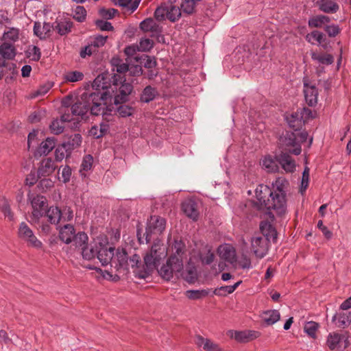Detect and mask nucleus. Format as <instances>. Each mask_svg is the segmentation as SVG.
<instances>
[{"instance_id": "e433bc0d", "label": "nucleus", "mask_w": 351, "mask_h": 351, "mask_svg": "<svg viewBox=\"0 0 351 351\" xmlns=\"http://www.w3.org/2000/svg\"><path fill=\"white\" fill-rule=\"evenodd\" d=\"M20 30L16 27H10L7 31H5L3 34V38L5 41L10 43H15L19 38Z\"/></svg>"}, {"instance_id": "a19ab883", "label": "nucleus", "mask_w": 351, "mask_h": 351, "mask_svg": "<svg viewBox=\"0 0 351 351\" xmlns=\"http://www.w3.org/2000/svg\"><path fill=\"white\" fill-rule=\"evenodd\" d=\"M157 93L156 90L150 86H146L141 96V100L143 102L148 103L152 101Z\"/></svg>"}, {"instance_id": "6ab92c4d", "label": "nucleus", "mask_w": 351, "mask_h": 351, "mask_svg": "<svg viewBox=\"0 0 351 351\" xmlns=\"http://www.w3.org/2000/svg\"><path fill=\"white\" fill-rule=\"evenodd\" d=\"M182 208L184 214L193 221L197 219L199 217V210L197 203L191 199L185 200L182 204Z\"/></svg>"}, {"instance_id": "a878e982", "label": "nucleus", "mask_w": 351, "mask_h": 351, "mask_svg": "<svg viewBox=\"0 0 351 351\" xmlns=\"http://www.w3.org/2000/svg\"><path fill=\"white\" fill-rule=\"evenodd\" d=\"M330 22V18L326 15H315L308 21V27L311 28H322Z\"/></svg>"}, {"instance_id": "20e7f679", "label": "nucleus", "mask_w": 351, "mask_h": 351, "mask_svg": "<svg viewBox=\"0 0 351 351\" xmlns=\"http://www.w3.org/2000/svg\"><path fill=\"white\" fill-rule=\"evenodd\" d=\"M168 249L160 240L156 239L144 256L145 269L150 273L157 269L161 261L167 256Z\"/></svg>"}, {"instance_id": "37998d69", "label": "nucleus", "mask_w": 351, "mask_h": 351, "mask_svg": "<svg viewBox=\"0 0 351 351\" xmlns=\"http://www.w3.org/2000/svg\"><path fill=\"white\" fill-rule=\"evenodd\" d=\"M341 339V337L339 334L336 332L330 333L326 341L327 346L330 350H335L339 345Z\"/></svg>"}, {"instance_id": "49530a36", "label": "nucleus", "mask_w": 351, "mask_h": 351, "mask_svg": "<svg viewBox=\"0 0 351 351\" xmlns=\"http://www.w3.org/2000/svg\"><path fill=\"white\" fill-rule=\"evenodd\" d=\"M319 324L315 322H308L304 324V330L311 337L315 338L316 337V331L318 328Z\"/></svg>"}, {"instance_id": "393cba45", "label": "nucleus", "mask_w": 351, "mask_h": 351, "mask_svg": "<svg viewBox=\"0 0 351 351\" xmlns=\"http://www.w3.org/2000/svg\"><path fill=\"white\" fill-rule=\"evenodd\" d=\"M51 25L50 23H44L43 25L40 22H35L34 25V34L40 39H45L49 36Z\"/></svg>"}, {"instance_id": "1a4fd4ad", "label": "nucleus", "mask_w": 351, "mask_h": 351, "mask_svg": "<svg viewBox=\"0 0 351 351\" xmlns=\"http://www.w3.org/2000/svg\"><path fill=\"white\" fill-rule=\"evenodd\" d=\"M279 145L282 149L294 155L301 153V145L298 141L295 132L286 131L279 138Z\"/></svg>"}, {"instance_id": "39448f33", "label": "nucleus", "mask_w": 351, "mask_h": 351, "mask_svg": "<svg viewBox=\"0 0 351 351\" xmlns=\"http://www.w3.org/2000/svg\"><path fill=\"white\" fill-rule=\"evenodd\" d=\"M255 204L259 210H274L277 215V205L271 189L267 185L259 184L255 190Z\"/></svg>"}, {"instance_id": "f8f14e48", "label": "nucleus", "mask_w": 351, "mask_h": 351, "mask_svg": "<svg viewBox=\"0 0 351 351\" xmlns=\"http://www.w3.org/2000/svg\"><path fill=\"white\" fill-rule=\"evenodd\" d=\"M115 248L109 245L106 240H100L97 257L103 266L112 265Z\"/></svg>"}, {"instance_id": "b1692460", "label": "nucleus", "mask_w": 351, "mask_h": 351, "mask_svg": "<svg viewBox=\"0 0 351 351\" xmlns=\"http://www.w3.org/2000/svg\"><path fill=\"white\" fill-rule=\"evenodd\" d=\"M317 5L320 11L327 14H334L339 10V5L333 0H319Z\"/></svg>"}, {"instance_id": "13d9d810", "label": "nucleus", "mask_w": 351, "mask_h": 351, "mask_svg": "<svg viewBox=\"0 0 351 351\" xmlns=\"http://www.w3.org/2000/svg\"><path fill=\"white\" fill-rule=\"evenodd\" d=\"M29 57L34 61H38L41 56L40 49L36 46L29 49Z\"/></svg>"}, {"instance_id": "2f4dec72", "label": "nucleus", "mask_w": 351, "mask_h": 351, "mask_svg": "<svg viewBox=\"0 0 351 351\" xmlns=\"http://www.w3.org/2000/svg\"><path fill=\"white\" fill-rule=\"evenodd\" d=\"M45 214L51 224H57L61 220L62 211L56 206L49 207Z\"/></svg>"}, {"instance_id": "7ed1b4c3", "label": "nucleus", "mask_w": 351, "mask_h": 351, "mask_svg": "<svg viewBox=\"0 0 351 351\" xmlns=\"http://www.w3.org/2000/svg\"><path fill=\"white\" fill-rule=\"evenodd\" d=\"M185 252V244L181 241H175L171 247V253L166 263L158 269V273L162 278L170 280L173 275L176 276L182 275Z\"/></svg>"}, {"instance_id": "6e6d98bb", "label": "nucleus", "mask_w": 351, "mask_h": 351, "mask_svg": "<svg viewBox=\"0 0 351 351\" xmlns=\"http://www.w3.org/2000/svg\"><path fill=\"white\" fill-rule=\"evenodd\" d=\"M84 75L80 71H73L69 73L66 75V80L69 82H75L81 81L83 79Z\"/></svg>"}, {"instance_id": "f704fd0d", "label": "nucleus", "mask_w": 351, "mask_h": 351, "mask_svg": "<svg viewBox=\"0 0 351 351\" xmlns=\"http://www.w3.org/2000/svg\"><path fill=\"white\" fill-rule=\"evenodd\" d=\"M241 282H242L240 280L233 285L221 286L215 289L213 291V293L219 296H226L228 294L233 293Z\"/></svg>"}, {"instance_id": "5fc2aeb1", "label": "nucleus", "mask_w": 351, "mask_h": 351, "mask_svg": "<svg viewBox=\"0 0 351 351\" xmlns=\"http://www.w3.org/2000/svg\"><path fill=\"white\" fill-rule=\"evenodd\" d=\"M324 30L330 37H335L340 32V28L339 25L335 24H326V25L324 27Z\"/></svg>"}, {"instance_id": "69168bd1", "label": "nucleus", "mask_w": 351, "mask_h": 351, "mask_svg": "<svg viewBox=\"0 0 351 351\" xmlns=\"http://www.w3.org/2000/svg\"><path fill=\"white\" fill-rule=\"evenodd\" d=\"M96 25L98 28L102 31H111L113 29V26L110 22L105 21H97Z\"/></svg>"}, {"instance_id": "2eb2a0df", "label": "nucleus", "mask_w": 351, "mask_h": 351, "mask_svg": "<svg viewBox=\"0 0 351 351\" xmlns=\"http://www.w3.org/2000/svg\"><path fill=\"white\" fill-rule=\"evenodd\" d=\"M228 336L240 343H245L260 337L261 334L255 330L238 331L230 330L228 331Z\"/></svg>"}, {"instance_id": "338daca9", "label": "nucleus", "mask_w": 351, "mask_h": 351, "mask_svg": "<svg viewBox=\"0 0 351 351\" xmlns=\"http://www.w3.org/2000/svg\"><path fill=\"white\" fill-rule=\"evenodd\" d=\"M317 227L322 232L323 234L326 239H330L332 237V232L329 230L326 226H324L323 221L322 220H319L317 222Z\"/></svg>"}, {"instance_id": "72a5a7b5", "label": "nucleus", "mask_w": 351, "mask_h": 351, "mask_svg": "<svg viewBox=\"0 0 351 351\" xmlns=\"http://www.w3.org/2000/svg\"><path fill=\"white\" fill-rule=\"evenodd\" d=\"M0 210L9 221H12L14 220V213L10 208V203L5 197L0 198Z\"/></svg>"}, {"instance_id": "4be33fe9", "label": "nucleus", "mask_w": 351, "mask_h": 351, "mask_svg": "<svg viewBox=\"0 0 351 351\" xmlns=\"http://www.w3.org/2000/svg\"><path fill=\"white\" fill-rule=\"evenodd\" d=\"M304 93L306 101L309 106H314L317 102L318 91L314 85L304 82Z\"/></svg>"}, {"instance_id": "58836bf2", "label": "nucleus", "mask_w": 351, "mask_h": 351, "mask_svg": "<svg viewBox=\"0 0 351 351\" xmlns=\"http://www.w3.org/2000/svg\"><path fill=\"white\" fill-rule=\"evenodd\" d=\"M311 58L313 60L322 64L330 65L334 62L333 56L330 54H319L313 52L311 53Z\"/></svg>"}, {"instance_id": "c756f323", "label": "nucleus", "mask_w": 351, "mask_h": 351, "mask_svg": "<svg viewBox=\"0 0 351 351\" xmlns=\"http://www.w3.org/2000/svg\"><path fill=\"white\" fill-rule=\"evenodd\" d=\"M261 163L263 167L268 172H276L279 169L278 157L275 159L271 156H266Z\"/></svg>"}, {"instance_id": "5701e85b", "label": "nucleus", "mask_w": 351, "mask_h": 351, "mask_svg": "<svg viewBox=\"0 0 351 351\" xmlns=\"http://www.w3.org/2000/svg\"><path fill=\"white\" fill-rule=\"evenodd\" d=\"M278 162L286 172L292 173L295 171V161L288 154H280L278 156Z\"/></svg>"}, {"instance_id": "9d476101", "label": "nucleus", "mask_w": 351, "mask_h": 351, "mask_svg": "<svg viewBox=\"0 0 351 351\" xmlns=\"http://www.w3.org/2000/svg\"><path fill=\"white\" fill-rule=\"evenodd\" d=\"M269 240L260 234H255L250 239V250L258 258H263L268 252Z\"/></svg>"}, {"instance_id": "4468645a", "label": "nucleus", "mask_w": 351, "mask_h": 351, "mask_svg": "<svg viewBox=\"0 0 351 351\" xmlns=\"http://www.w3.org/2000/svg\"><path fill=\"white\" fill-rule=\"evenodd\" d=\"M100 240V239L97 238L89 244L88 243V241H85L84 244L81 245H76L75 247L78 250L84 259L90 261L97 256V250L98 247H99Z\"/></svg>"}, {"instance_id": "6e6552de", "label": "nucleus", "mask_w": 351, "mask_h": 351, "mask_svg": "<svg viewBox=\"0 0 351 351\" xmlns=\"http://www.w3.org/2000/svg\"><path fill=\"white\" fill-rule=\"evenodd\" d=\"M166 226V221L164 218L154 215L151 216L147 221L145 230V241L149 243L155 237L161 234Z\"/></svg>"}, {"instance_id": "0eeeda50", "label": "nucleus", "mask_w": 351, "mask_h": 351, "mask_svg": "<svg viewBox=\"0 0 351 351\" xmlns=\"http://www.w3.org/2000/svg\"><path fill=\"white\" fill-rule=\"evenodd\" d=\"M60 239L66 244L72 243L75 247L81 245L88 241V235L84 232H75L72 225L64 226L59 232Z\"/></svg>"}, {"instance_id": "bf43d9fd", "label": "nucleus", "mask_w": 351, "mask_h": 351, "mask_svg": "<svg viewBox=\"0 0 351 351\" xmlns=\"http://www.w3.org/2000/svg\"><path fill=\"white\" fill-rule=\"evenodd\" d=\"M167 7L160 6L158 7L155 12H154V16L156 20L158 21H162L165 19V16H167Z\"/></svg>"}, {"instance_id": "680f3d73", "label": "nucleus", "mask_w": 351, "mask_h": 351, "mask_svg": "<svg viewBox=\"0 0 351 351\" xmlns=\"http://www.w3.org/2000/svg\"><path fill=\"white\" fill-rule=\"evenodd\" d=\"M53 186V181L49 178H44L40 181L38 186L42 189L43 191H45L51 189Z\"/></svg>"}, {"instance_id": "8fccbe9b", "label": "nucleus", "mask_w": 351, "mask_h": 351, "mask_svg": "<svg viewBox=\"0 0 351 351\" xmlns=\"http://www.w3.org/2000/svg\"><path fill=\"white\" fill-rule=\"evenodd\" d=\"M199 1L200 0H183L181 4V8L183 12L191 14L193 12L196 2Z\"/></svg>"}, {"instance_id": "ddd939ff", "label": "nucleus", "mask_w": 351, "mask_h": 351, "mask_svg": "<svg viewBox=\"0 0 351 351\" xmlns=\"http://www.w3.org/2000/svg\"><path fill=\"white\" fill-rule=\"evenodd\" d=\"M32 208V217L34 220H39L45 213L47 202L45 197L36 195L32 198L29 197Z\"/></svg>"}, {"instance_id": "f257e3e1", "label": "nucleus", "mask_w": 351, "mask_h": 351, "mask_svg": "<svg viewBox=\"0 0 351 351\" xmlns=\"http://www.w3.org/2000/svg\"><path fill=\"white\" fill-rule=\"evenodd\" d=\"M104 80V77L101 75L94 80L92 86L97 91L91 93H83L80 99L71 106L73 114L82 117L88 111L93 115L103 114L104 106H107L108 103H112L110 101L109 93L104 92L106 86L102 82ZM106 108H108V106Z\"/></svg>"}, {"instance_id": "412c9836", "label": "nucleus", "mask_w": 351, "mask_h": 351, "mask_svg": "<svg viewBox=\"0 0 351 351\" xmlns=\"http://www.w3.org/2000/svg\"><path fill=\"white\" fill-rule=\"evenodd\" d=\"M140 28L145 32H151L152 36H158L162 32V27L151 18L146 19L140 24Z\"/></svg>"}, {"instance_id": "774afa93", "label": "nucleus", "mask_w": 351, "mask_h": 351, "mask_svg": "<svg viewBox=\"0 0 351 351\" xmlns=\"http://www.w3.org/2000/svg\"><path fill=\"white\" fill-rule=\"evenodd\" d=\"M117 12V11L114 8H110L108 10L102 9L100 10V14H101V16L107 19H112L115 16Z\"/></svg>"}, {"instance_id": "f03ea898", "label": "nucleus", "mask_w": 351, "mask_h": 351, "mask_svg": "<svg viewBox=\"0 0 351 351\" xmlns=\"http://www.w3.org/2000/svg\"><path fill=\"white\" fill-rule=\"evenodd\" d=\"M112 64L113 71H116L118 74L113 75L112 84L109 88L106 87L104 89V92L109 93L108 97H110V102L118 105L125 102L128 99V95L132 93L133 86L130 83L126 82L125 79L121 76V74L128 71V64L122 62L117 58H113Z\"/></svg>"}, {"instance_id": "c85d7f7f", "label": "nucleus", "mask_w": 351, "mask_h": 351, "mask_svg": "<svg viewBox=\"0 0 351 351\" xmlns=\"http://www.w3.org/2000/svg\"><path fill=\"white\" fill-rule=\"evenodd\" d=\"M261 317L267 326H270L280 319V314L278 310H268L262 313Z\"/></svg>"}, {"instance_id": "7c9ffc66", "label": "nucleus", "mask_w": 351, "mask_h": 351, "mask_svg": "<svg viewBox=\"0 0 351 351\" xmlns=\"http://www.w3.org/2000/svg\"><path fill=\"white\" fill-rule=\"evenodd\" d=\"M260 230L262 233V236H264L269 239H276L277 232L273 226L267 221H262L260 223Z\"/></svg>"}, {"instance_id": "a211bd4d", "label": "nucleus", "mask_w": 351, "mask_h": 351, "mask_svg": "<svg viewBox=\"0 0 351 351\" xmlns=\"http://www.w3.org/2000/svg\"><path fill=\"white\" fill-rule=\"evenodd\" d=\"M57 168L54 161L50 158H47L41 160L40 165L38 168L37 174L38 177H47L51 175Z\"/></svg>"}, {"instance_id": "0e129e2a", "label": "nucleus", "mask_w": 351, "mask_h": 351, "mask_svg": "<svg viewBox=\"0 0 351 351\" xmlns=\"http://www.w3.org/2000/svg\"><path fill=\"white\" fill-rule=\"evenodd\" d=\"M66 148L64 145L58 147L55 151V159L57 162L62 161L65 157Z\"/></svg>"}, {"instance_id": "aec40b11", "label": "nucleus", "mask_w": 351, "mask_h": 351, "mask_svg": "<svg viewBox=\"0 0 351 351\" xmlns=\"http://www.w3.org/2000/svg\"><path fill=\"white\" fill-rule=\"evenodd\" d=\"M195 343L197 347L202 348L204 351H223L218 343L201 335L195 337Z\"/></svg>"}, {"instance_id": "3c124183", "label": "nucleus", "mask_w": 351, "mask_h": 351, "mask_svg": "<svg viewBox=\"0 0 351 351\" xmlns=\"http://www.w3.org/2000/svg\"><path fill=\"white\" fill-rule=\"evenodd\" d=\"M309 168L308 167H305L304 171L302 173V178L301 181V187L300 192L303 193L306 190L308 186L309 182Z\"/></svg>"}, {"instance_id": "9b49d317", "label": "nucleus", "mask_w": 351, "mask_h": 351, "mask_svg": "<svg viewBox=\"0 0 351 351\" xmlns=\"http://www.w3.org/2000/svg\"><path fill=\"white\" fill-rule=\"evenodd\" d=\"M18 235L28 246L36 249H41L43 247V243L37 239L32 230L26 223L22 222L20 223Z\"/></svg>"}, {"instance_id": "4d7b16f0", "label": "nucleus", "mask_w": 351, "mask_h": 351, "mask_svg": "<svg viewBox=\"0 0 351 351\" xmlns=\"http://www.w3.org/2000/svg\"><path fill=\"white\" fill-rule=\"evenodd\" d=\"M96 52L97 51L88 42V45L80 50V55L81 58H85L86 56H90Z\"/></svg>"}, {"instance_id": "79ce46f5", "label": "nucleus", "mask_w": 351, "mask_h": 351, "mask_svg": "<svg viewBox=\"0 0 351 351\" xmlns=\"http://www.w3.org/2000/svg\"><path fill=\"white\" fill-rule=\"evenodd\" d=\"M108 36L97 35L89 40L90 44L97 51L98 49L103 47L106 43Z\"/></svg>"}, {"instance_id": "bb28decb", "label": "nucleus", "mask_w": 351, "mask_h": 351, "mask_svg": "<svg viewBox=\"0 0 351 351\" xmlns=\"http://www.w3.org/2000/svg\"><path fill=\"white\" fill-rule=\"evenodd\" d=\"M56 146V141L53 138H47L45 141H43L39 147L38 148L36 155V156H46Z\"/></svg>"}, {"instance_id": "ea45409f", "label": "nucleus", "mask_w": 351, "mask_h": 351, "mask_svg": "<svg viewBox=\"0 0 351 351\" xmlns=\"http://www.w3.org/2000/svg\"><path fill=\"white\" fill-rule=\"evenodd\" d=\"M54 29L61 36L65 35L71 32L72 23L69 21H64L56 22Z\"/></svg>"}, {"instance_id": "de8ad7c7", "label": "nucleus", "mask_w": 351, "mask_h": 351, "mask_svg": "<svg viewBox=\"0 0 351 351\" xmlns=\"http://www.w3.org/2000/svg\"><path fill=\"white\" fill-rule=\"evenodd\" d=\"M154 47V42L152 40L145 38H141L138 45L136 47L138 51H148L152 49Z\"/></svg>"}, {"instance_id": "f3484780", "label": "nucleus", "mask_w": 351, "mask_h": 351, "mask_svg": "<svg viewBox=\"0 0 351 351\" xmlns=\"http://www.w3.org/2000/svg\"><path fill=\"white\" fill-rule=\"evenodd\" d=\"M217 253L219 257L229 263L233 264L237 261L236 250L230 244H223L217 248Z\"/></svg>"}, {"instance_id": "cd10ccee", "label": "nucleus", "mask_w": 351, "mask_h": 351, "mask_svg": "<svg viewBox=\"0 0 351 351\" xmlns=\"http://www.w3.org/2000/svg\"><path fill=\"white\" fill-rule=\"evenodd\" d=\"M127 253L123 250L118 249L113 257L112 265H114V267L117 268H123L127 267Z\"/></svg>"}, {"instance_id": "603ef678", "label": "nucleus", "mask_w": 351, "mask_h": 351, "mask_svg": "<svg viewBox=\"0 0 351 351\" xmlns=\"http://www.w3.org/2000/svg\"><path fill=\"white\" fill-rule=\"evenodd\" d=\"M51 132L54 134H59L63 132L64 125L60 120H53L50 124Z\"/></svg>"}, {"instance_id": "e2e57ef3", "label": "nucleus", "mask_w": 351, "mask_h": 351, "mask_svg": "<svg viewBox=\"0 0 351 351\" xmlns=\"http://www.w3.org/2000/svg\"><path fill=\"white\" fill-rule=\"evenodd\" d=\"M215 258V254L210 250H208L207 252L202 255L201 257V261L202 263L206 265L211 264Z\"/></svg>"}, {"instance_id": "dca6fc26", "label": "nucleus", "mask_w": 351, "mask_h": 351, "mask_svg": "<svg viewBox=\"0 0 351 351\" xmlns=\"http://www.w3.org/2000/svg\"><path fill=\"white\" fill-rule=\"evenodd\" d=\"M309 112L310 110L303 108L287 115L286 120L289 127L293 128L295 130L300 129L304 123V114H307Z\"/></svg>"}, {"instance_id": "473e14b6", "label": "nucleus", "mask_w": 351, "mask_h": 351, "mask_svg": "<svg viewBox=\"0 0 351 351\" xmlns=\"http://www.w3.org/2000/svg\"><path fill=\"white\" fill-rule=\"evenodd\" d=\"M0 54L5 59H12L15 56V49L12 45L8 43H3L0 45Z\"/></svg>"}, {"instance_id": "4c0bfd02", "label": "nucleus", "mask_w": 351, "mask_h": 351, "mask_svg": "<svg viewBox=\"0 0 351 351\" xmlns=\"http://www.w3.org/2000/svg\"><path fill=\"white\" fill-rule=\"evenodd\" d=\"M209 293V289L187 290L185 295L189 299L195 300L206 298Z\"/></svg>"}, {"instance_id": "c9c22d12", "label": "nucleus", "mask_w": 351, "mask_h": 351, "mask_svg": "<svg viewBox=\"0 0 351 351\" xmlns=\"http://www.w3.org/2000/svg\"><path fill=\"white\" fill-rule=\"evenodd\" d=\"M332 322L339 328H345L350 323L349 316L345 313H337L332 317Z\"/></svg>"}, {"instance_id": "a18cd8bd", "label": "nucleus", "mask_w": 351, "mask_h": 351, "mask_svg": "<svg viewBox=\"0 0 351 351\" xmlns=\"http://www.w3.org/2000/svg\"><path fill=\"white\" fill-rule=\"evenodd\" d=\"M167 18L172 22L177 21L181 16L180 9L175 5L167 8Z\"/></svg>"}, {"instance_id": "052dcab7", "label": "nucleus", "mask_w": 351, "mask_h": 351, "mask_svg": "<svg viewBox=\"0 0 351 351\" xmlns=\"http://www.w3.org/2000/svg\"><path fill=\"white\" fill-rule=\"evenodd\" d=\"M117 112L120 116L125 117L132 115L133 109L128 106L123 105L117 108Z\"/></svg>"}, {"instance_id": "423d86ee", "label": "nucleus", "mask_w": 351, "mask_h": 351, "mask_svg": "<svg viewBox=\"0 0 351 351\" xmlns=\"http://www.w3.org/2000/svg\"><path fill=\"white\" fill-rule=\"evenodd\" d=\"M288 182L282 178H277L272 184L273 197L277 205V215H282L286 213L287 202L285 188Z\"/></svg>"}, {"instance_id": "864d4df0", "label": "nucleus", "mask_w": 351, "mask_h": 351, "mask_svg": "<svg viewBox=\"0 0 351 351\" xmlns=\"http://www.w3.org/2000/svg\"><path fill=\"white\" fill-rule=\"evenodd\" d=\"M93 162V158L90 155H86L84 157L82 165L80 172L82 171H86L91 169ZM82 174V173H81Z\"/></svg>"}, {"instance_id": "09e8293b", "label": "nucleus", "mask_w": 351, "mask_h": 351, "mask_svg": "<svg viewBox=\"0 0 351 351\" xmlns=\"http://www.w3.org/2000/svg\"><path fill=\"white\" fill-rule=\"evenodd\" d=\"M86 16V11L83 6L77 5L73 10V18L79 22H82L85 20Z\"/></svg>"}, {"instance_id": "c03bdc74", "label": "nucleus", "mask_w": 351, "mask_h": 351, "mask_svg": "<svg viewBox=\"0 0 351 351\" xmlns=\"http://www.w3.org/2000/svg\"><path fill=\"white\" fill-rule=\"evenodd\" d=\"M306 39L308 42L314 44L312 40L317 41V43L322 44L326 40L324 34L319 31H313L311 33L308 34L306 36Z\"/></svg>"}]
</instances>
